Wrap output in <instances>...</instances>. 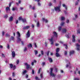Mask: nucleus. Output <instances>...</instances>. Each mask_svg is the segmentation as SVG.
I'll use <instances>...</instances> for the list:
<instances>
[{"label": "nucleus", "instance_id": "nucleus-56", "mask_svg": "<svg viewBox=\"0 0 80 80\" xmlns=\"http://www.w3.org/2000/svg\"><path fill=\"white\" fill-rule=\"evenodd\" d=\"M18 20H16V24H17V23H18Z\"/></svg>", "mask_w": 80, "mask_h": 80}, {"label": "nucleus", "instance_id": "nucleus-3", "mask_svg": "<svg viewBox=\"0 0 80 80\" xmlns=\"http://www.w3.org/2000/svg\"><path fill=\"white\" fill-rule=\"evenodd\" d=\"M53 68H51L50 71L49 72V73L50 77H55L56 76V74L53 73Z\"/></svg>", "mask_w": 80, "mask_h": 80}, {"label": "nucleus", "instance_id": "nucleus-16", "mask_svg": "<svg viewBox=\"0 0 80 80\" xmlns=\"http://www.w3.org/2000/svg\"><path fill=\"white\" fill-rule=\"evenodd\" d=\"M13 17H11L9 18V20L10 22H12V21H13Z\"/></svg>", "mask_w": 80, "mask_h": 80}, {"label": "nucleus", "instance_id": "nucleus-17", "mask_svg": "<svg viewBox=\"0 0 80 80\" xmlns=\"http://www.w3.org/2000/svg\"><path fill=\"white\" fill-rule=\"evenodd\" d=\"M56 56L57 57H60V55L58 52H56Z\"/></svg>", "mask_w": 80, "mask_h": 80}, {"label": "nucleus", "instance_id": "nucleus-46", "mask_svg": "<svg viewBox=\"0 0 80 80\" xmlns=\"http://www.w3.org/2000/svg\"><path fill=\"white\" fill-rule=\"evenodd\" d=\"M34 46H35V48H37V44H36V43H34Z\"/></svg>", "mask_w": 80, "mask_h": 80}, {"label": "nucleus", "instance_id": "nucleus-8", "mask_svg": "<svg viewBox=\"0 0 80 80\" xmlns=\"http://www.w3.org/2000/svg\"><path fill=\"white\" fill-rule=\"evenodd\" d=\"M26 35L27 36V38H28L30 37V32L29 31H28L27 34H26Z\"/></svg>", "mask_w": 80, "mask_h": 80}, {"label": "nucleus", "instance_id": "nucleus-58", "mask_svg": "<svg viewBox=\"0 0 80 80\" xmlns=\"http://www.w3.org/2000/svg\"><path fill=\"white\" fill-rule=\"evenodd\" d=\"M22 20V18L21 17H19V20Z\"/></svg>", "mask_w": 80, "mask_h": 80}, {"label": "nucleus", "instance_id": "nucleus-55", "mask_svg": "<svg viewBox=\"0 0 80 80\" xmlns=\"http://www.w3.org/2000/svg\"><path fill=\"white\" fill-rule=\"evenodd\" d=\"M64 54H65V55H67V51L65 52H64Z\"/></svg>", "mask_w": 80, "mask_h": 80}, {"label": "nucleus", "instance_id": "nucleus-27", "mask_svg": "<svg viewBox=\"0 0 80 80\" xmlns=\"http://www.w3.org/2000/svg\"><path fill=\"white\" fill-rule=\"evenodd\" d=\"M64 46L65 47V48L66 49H67V48H68V47H67V44H64Z\"/></svg>", "mask_w": 80, "mask_h": 80}, {"label": "nucleus", "instance_id": "nucleus-6", "mask_svg": "<svg viewBox=\"0 0 80 80\" xmlns=\"http://www.w3.org/2000/svg\"><path fill=\"white\" fill-rule=\"evenodd\" d=\"M76 46L77 50L79 51V50H80V45L78 44V43H77L76 44Z\"/></svg>", "mask_w": 80, "mask_h": 80}, {"label": "nucleus", "instance_id": "nucleus-50", "mask_svg": "<svg viewBox=\"0 0 80 80\" xmlns=\"http://www.w3.org/2000/svg\"><path fill=\"white\" fill-rule=\"evenodd\" d=\"M10 35H9V34H6V37H10Z\"/></svg>", "mask_w": 80, "mask_h": 80}, {"label": "nucleus", "instance_id": "nucleus-11", "mask_svg": "<svg viewBox=\"0 0 80 80\" xmlns=\"http://www.w3.org/2000/svg\"><path fill=\"white\" fill-rule=\"evenodd\" d=\"M6 10L7 12L8 11H10V7H7L6 8Z\"/></svg>", "mask_w": 80, "mask_h": 80}, {"label": "nucleus", "instance_id": "nucleus-7", "mask_svg": "<svg viewBox=\"0 0 80 80\" xmlns=\"http://www.w3.org/2000/svg\"><path fill=\"white\" fill-rule=\"evenodd\" d=\"M30 27L29 26L24 27L22 28V30H27L28 28H30Z\"/></svg>", "mask_w": 80, "mask_h": 80}, {"label": "nucleus", "instance_id": "nucleus-35", "mask_svg": "<svg viewBox=\"0 0 80 80\" xmlns=\"http://www.w3.org/2000/svg\"><path fill=\"white\" fill-rule=\"evenodd\" d=\"M45 62H43L42 63V65L43 66H44L45 65Z\"/></svg>", "mask_w": 80, "mask_h": 80}, {"label": "nucleus", "instance_id": "nucleus-5", "mask_svg": "<svg viewBox=\"0 0 80 80\" xmlns=\"http://www.w3.org/2000/svg\"><path fill=\"white\" fill-rule=\"evenodd\" d=\"M24 65L26 66V69H29V68H30V65L28 64L27 63H25Z\"/></svg>", "mask_w": 80, "mask_h": 80}, {"label": "nucleus", "instance_id": "nucleus-62", "mask_svg": "<svg viewBox=\"0 0 80 80\" xmlns=\"http://www.w3.org/2000/svg\"><path fill=\"white\" fill-rule=\"evenodd\" d=\"M12 10V11H15V9L14 8H13Z\"/></svg>", "mask_w": 80, "mask_h": 80}, {"label": "nucleus", "instance_id": "nucleus-29", "mask_svg": "<svg viewBox=\"0 0 80 80\" xmlns=\"http://www.w3.org/2000/svg\"><path fill=\"white\" fill-rule=\"evenodd\" d=\"M61 20H65V18L63 17H61Z\"/></svg>", "mask_w": 80, "mask_h": 80}, {"label": "nucleus", "instance_id": "nucleus-43", "mask_svg": "<svg viewBox=\"0 0 80 80\" xmlns=\"http://www.w3.org/2000/svg\"><path fill=\"white\" fill-rule=\"evenodd\" d=\"M11 40H14V37H13V36H11Z\"/></svg>", "mask_w": 80, "mask_h": 80}, {"label": "nucleus", "instance_id": "nucleus-26", "mask_svg": "<svg viewBox=\"0 0 80 80\" xmlns=\"http://www.w3.org/2000/svg\"><path fill=\"white\" fill-rule=\"evenodd\" d=\"M34 53H35V55H37V53H38V51H37V50H35V51H34Z\"/></svg>", "mask_w": 80, "mask_h": 80}, {"label": "nucleus", "instance_id": "nucleus-15", "mask_svg": "<svg viewBox=\"0 0 80 80\" xmlns=\"http://www.w3.org/2000/svg\"><path fill=\"white\" fill-rule=\"evenodd\" d=\"M22 22H23V23H25L26 22H27V20H26V19H22Z\"/></svg>", "mask_w": 80, "mask_h": 80}, {"label": "nucleus", "instance_id": "nucleus-40", "mask_svg": "<svg viewBox=\"0 0 80 80\" xmlns=\"http://www.w3.org/2000/svg\"><path fill=\"white\" fill-rule=\"evenodd\" d=\"M11 5H12V2H10L9 4V7H11Z\"/></svg>", "mask_w": 80, "mask_h": 80}, {"label": "nucleus", "instance_id": "nucleus-1", "mask_svg": "<svg viewBox=\"0 0 80 80\" xmlns=\"http://www.w3.org/2000/svg\"><path fill=\"white\" fill-rule=\"evenodd\" d=\"M60 7H61V3H59V5H58V7H56L54 8V10L58 12H60L61 11L60 10Z\"/></svg>", "mask_w": 80, "mask_h": 80}, {"label": "nucleus", "instance_id": "nucleus-36", "mask_svg": "<svg viewBox=\"0 0 80 80\" xmlns=\"http://www.w3.org/2000/svg\"><path fill=\"white\" fill-rule=\"evenodd\" d=\"M4 34H5V32H4V31H2V35L3 36L4 35Z\"/></svg>", "mask_w": 80, "mask_h": 80}, {"label": "nucleus", "instance_id": "nucleus-9", "mask_svg": "<svg viewBox=\"0 0 80 80\" xmlns=\"http://www.w3.org/2000/svg\"><path fill=\"white\" fill-rule=\"evenodd\" d=\"M53 38H51V39H49V40H50L51 43V45H53Z\"/></svg>", "mask_w": 80, "mask_h": 80}, {"label": "nucleus", "instance_id": "nucleus-48", "mask_svg": "<svg viewBox=\"0 0 80 80\" xmlns=\"http://www.w3.org/2000/svg\"><path fill=\"white\" fill-rule=\"evenodd\" d=\"M35 78L36 80H39V78H38L37 77H36Z\"/></svg>", "mask_w": 80, "mask_h": 80}, {"label": "nucleus", "instance_id": "nucleus-31", "mask_svg": "<svg viewBox=\"0 0 80 80\" xmlns=\"http://www.w3.org/2000/svg\"><path fill=\"white\" fill-rule=\"evenodd\" d=\"M27 50V48L26 47H25L24 48V52H26Z\"/></svg>", "mask_w": 80, "mask_h": 80}, {"label": "nucleus", "instance_id": "nucleus-34", "mask_svg": "<svg viewBox=\"0 0 80 80\" xmlns=\"http://www.w3.org/2000/svg\"><path fill=\"white\" fill-rule=\"evenodd\" d=\"M58 29L60 31L62 29V27L60 26L59 27Z\"/></svg>", "mask_w": 80, "mask_h": 80}, {"label": "nucleus", "instance_id": "nucleus-23", "mask_svg": "<svg viewBox=\"0 0 80 80\" xmlns=\"http://www.w3.org/2000/svg\"><path fill=\"white\" fill-rule=\"evenodd\" d=\"M62 32L63 33H66L67 32V30L65 29H63L62 30Z\"/></svg>", "mask_w": 80, "mask_h": 80}, {"label": "nucleus", "instance_id": "nucleus-59", "mask_svg": "<svg viewBox=\"0 0 80 80\" xmlns=\"http://www.w3.org/2000/svg\"><path fill=\"white\" fill-rule=\"evenodd\" d=\"M74 80H79L78 78H75L74 79Z\"/></svg>", "mask_w": 80, "mask_h": 80}, {"label": "nucleus", "instance_id": "nucleus-51", "mask_svg": "<svg viewBox=\"0 0 80 80\" xmlns=\"http://www.w3.org/2000/svg\"><path fill=\"white\" fill-rule=\"evenodd\" d=\"M7 48L8 49H9L10 48V46H9V45L8 44L7 46Z\"/></svg>", "mask_w": 80, "mask_h": 80}, {"label": "nucleus", "instance_id": "nucleus-20", "mask_svg": "<svg viewBox=\"0 0 80 80\" xmlns=\"http://www.w3.org/2000/svg\"><path fill=\"white\" fill-rule=\"evenodd\" d=\"M27 73V70H25L23 72L22 74V75H25V73Z\"/></svg>", "mask_w": 80, "mask_h": 80}, {"label": "nucleus", "instance_id": "nucleus-12", "mask_svg": "<svg viewBox=\"0 0 80 80\" xmlns=\"http://www.w3.org/2000/svg\"><path fill=\"white\" fill-rule=\"evenodd\" d=\"M36 27H40V23L39 22V21L37 22Z\"/></svg>", "mask_w": 80, "mask_h": 80}, {"label": "nucleus", "instance_id": "nucleus-22", "mask_svg": "<svg viewBox=\"0 0 80 80\" xmlns=\"http://www.w3.org/2000/svg\"><path fill=\"white\" fill-rule=\"evenodd\" d=\"M28 48H29V47H31L32 48V45L31 44H30L29 45H28Z\"/></svg>", "mask_w": 80, "mask_h": 80}, {"label": "nucleus", "instance_id": "nucleus-61", "mask_svg": "<svg viewBox=\"0 0 80 80\" xmlns=\"http://www.w3.org/2000/svg\"><path fill=\"white\" fill-rule=\"evenodd\" d=\"M80 32V29H78L77 31V32L78 33H79Z\"/></svg>", "mask_w": 80, "mask_h": 80}, {"label": "nucleus", "instance_id": "nucleus-4", "mask_svg": "<svg viewBox=\"0 0 80 80\" xmlns=\"http://www.w3.org/2000/svg\"><path fill=\"white\" fill-rule=\"evenodd\" d=\"M53 35L52 37L51 38H53V39L54 38H57V37H58V36L57 35V33L56 32H53Z\"/></svg>", "mask_w": 80, "mask_h": 80}, {"label": "nucleus", "instance_id": "nucleus-24", "mask_svg": "<svg viewBox=\"0 0 80 80\" xmlns=\"http://www.w3.org/2000/svg\"><path fill=\"white\" fill-rule=\"evenodd\" d=\"M65 24V22H62L60 24L61 26H63Z\"/></svg>", "mask_w": 80, "mask_h": 80}, {"label": "nucleus", "instance_id": "nucleus-32", "mask_svg": "<svg viewBox=\"0 0 80 80\" xmlns=\"http://www.w3.org/2000/svg\"><path fill=\"white\" fill-rule=\"evenodd\" d=\"M12 68L13 70H15V69L16 68V66H13Z\"/></svg>", "mask_w": 80, "mask_h": 80}, {"label": "nucleus", "instance_id": "nucleus-19", "mask_svg": "<svg viewBox=\"0 0 80 80\" xmlns=\"http://www.w3.org/2000/svg\"><path fill=\"white\" fill-rule=\"evenodd\" d=\"M74 51H72L70 52H69L70 55H72V54H73V53H74Z\"/></svg>", "mask_w": 80, "mask_h": 80}, {"label": "nucleus", "instance_id": "nucleus-44", "mask_svg": "<svg viewBox=\"0 0 80 80\" xmlns=\"http://www.w3.org/2000/svg\"><path fill=\"white\" fill-rule=\"evenodd\" d=\"M32 10H35V7L33 6V7H32Z\"/></svg>", "mask_w": 80, "mask_h": 80}, {"label": "nucleus", "instance_id": "nucleus-49", "mask_svg": "<svg viewBox=\"0 0 80 80\" xmlns=\"http://www.w3.org/2000/svg\"><path fill=\"white\" fill-rule=\"evenodd\" d=\"M38 6H41V4L39 2H38Z\"/></svg>", "mask_w": 80, "mask_h": 80}, {"label": "nucleus", "instance_id": "nucleus-25", "mask_svg": "<svg viewBox=\"0 0 80 80\" xmlns=\"http://www.w3.org/2000/svg\"><path fill=\"white\" fill-rule=\"evenodd\" d=\"M69 67V68H71V66H70V65L67 64L66 66V68H68Z\"/></svg>", "mask_w": 80, "mask_h": 80}, {"label": "nucleus", "instance_id": "nucleus-54", "mask_svg": "<svg viewBox=\"0 0 80 80\" xmlns=\"http://www.w3.org/2000/svg\"><path fill=\"white\" fill-rule=\"evenodd\" d=\"M45 22L46 23H47V22H48V20H47V19H45Z\"/></svg>", "mask_w": 80, "mask_h": 80}, {"label": "nucleus", "instance_id": "nucleus-28", "mask_svg": "<svg viewBox=\"0 0 80 80\" xmlns=\"http://www.w3.org/2000/svg\"><path fill=\"white\" fill-rule=\"evenodd\" d=\"M49 53H50V51H48V52H47L46 53L47 56H48Z\"/></svg>", "mask_w": 80, "mask_h": 80}, {"label": "nucleus", "instance_id": "nucleus-60", "mask_svg": "<svg viewBox=\"0 0 80 80\" xmlns=\"http://www.w3.org/2000/svg\"><path fill=\"white\" fill-rule=\"evenodd\" d=\"M32 74H34V70H32Z\"/></svg>", "mask_w": 80, "mask_h": 80}, {"label": "nucleus", "instance_id": "nucleus-18", "mask_svg": "<svg viewBox=\"0 0 80 80\" xmlns=\"http://www.w3.org/2000/svg\"><path fill=\"white\" fill-rule=\"evenodd\" d=\"M62 6L63 7H64V8L66 9V10H67V6H66V5H65V4H63Z\"/></svg>", "mask_w": 80, "mask_h": 80}, {"label": "nucleus", "instance_id": "nucleus-47", "mask_svg": "<svg viewBox=\"0 0 80 80\" xmlns=\"http://www.w3.org/2000/svg\"><path fill=\"white\" fill-rule=\"evenodd\" d=\"M34 65V62H32L31 63V65H32V66H33Z\"/></svg>", "mask_w": 80, "mask_h": 80}, {"label": "nucleus", "instance_id": "nucleus-42", "mask_svg": "<svg viewBox=\"0 0 80 80\" xmlns=\"http://www.w3.org/2000/svg\"><path fill=\"white\" fill-rule=\"evenodd\" d=\"M34 17L35 18H36V17H37V14L34 13Z\"/></svg>", "mask_w": 80, "mask_h": 80}, {"label": "nucleus", "instance_id": "nucleus-38", "mask_svg": "<svg viewBox=\"0 0 80 80\" xmlns=\"http://www.w3.org/2000/svg\"><path fill=\"white\" fill-rule=\"evenodd\" d=\"M74 17L75 18H77L78 17V16H77V15H74Z\"/></svg>", "mask_w": 80, "mask_h": 80}, {"label": "nucleus", "instance_id": "nucleus-64", "mask_svg": "<svg viewBox=\"0 0 80 80\" xmlns=\"http://www.w3.org/2000/svg\"><path fill=\"white\" fill-rule=\"evenodd\" d=\"M49 6H52V3H50L49 4Z\"/></svg>", "mask_w": 80, "mask_h": 80}, {"label": "nucleus", "instance_id": "nucleus-13", "mask_svg": "<svg viewBox=\"0 0 80 80\" xmlns=\"http://www.w3.org/2000/svg\"><path fill=\"white\" fill-rule=\"evenodd\" d=\"M12 57H15V52L14 51L12 52Z\"/></svg>", "mask_w": 80, "mask_h": 80}, {"label": "nucleus", "instance_id": "nucleus-41", "mask_svg": "<svg viewBox=\"0 0 80 80\" xmlns=\"http://www.w3.org/2000/svg\"><path fill=\"white\" fill-rule=\"evenodd\" d=\"M2 57H3L4 58H5V55H4L3 54H2Z\"/></svg>", "mask_w": 80, "mask_h": 80}, {"label": "nucleus", "instance_id": "nucleus-52", "mask_svg": "<svg viewBox=\"0 0 80 80\" xmlns=\"http://www.w3.org/2000/svg\"><path fill=\"white\" fill-rule=\"evenodd\" d=\"M20 42H21L22 45H24V43H23V41H22V40H21V41H20Z\"/></svg>", "mask_w": 80, "mask_h": 80}, {"label": "nucleus", "instance_id": "nucleus-10", "mask_svg": "<svg viewBox=\"0 0 80 80\" xmlns=\"http://www.w3.org/2000/svg\"><path fill=\"white\" fill-rule=\"evenodd\" d=\"M75 36L73 35L72 36V42H75Z\"/></svg>", "mask_w": 80, "mask_h": 80}, {"label": "nucleus", "instance_id": "nucleus-39", "mask_svg": "<svg viewBox=\"0 0 80 80\" xmlns=\"http://www.w3.org/2000/svg\"><path fill=\"white\" fill-rule=\"evenodd\" d=\"M41 52L42 55H44V54L43 53V51H41Z\"/></svg>", "mask_w": 80, "mask_h": 80}, {"label": "nucleus", "instance_id": "nucleus-63", "mask_svg": "<svg viewBox=\"0 0 80 80\" xmlns=\"http://www.w3.org/2000/svg\"><path fill=\"white\" fill-rule=\"evenodd\" d=\"M78 2H76V3H75V5H78Z\"/></svg>", "mask_w": 80, "mask_h": 80}, {"label": "nucleus", "instance_id": "nucleus-57", "mask_svg": "<svg viewBox=\"0 0 80 80\" xmlns=\"http://www.w3.org/2000/svg\"><path fill=\"white\" fill-rule=\"evenodd\" d=\"M66 22H67V23H69V20H67L66 21Z\"/></svg>", "mask_w": 80, "mask_h": 80}, {"label": "nucleus", "instance_id": "nucleus-37", "mask_svg": "<svg viewBox=\"0 0 80 80\" xmlns=\"http://www.w3.org/2000/svg\"><path fill=\"white\" fill-rule=\"evenodd\" d=\"M40 76L41 77V78H43V74L42 73L40 74Z\"/></svg>", "mask_w": 80, "mask_h": 80}, {"label": "nucleus", "instance_id": "nucleus-30", "mask_svg": "<svg viewBox=\"0 0 80 80\" xmlns=\"http://www.w3.org/2000/svg\"><path fill=\"white\" fill-rule=\"evenodd\" d=\"M58 52H59V48H57L56 51V53H58Z\"/></svg>", "mask_w": 80, "mask_h": 80}, {"label": "nucleus", "instance_id": "nucleus-14", "mask_svg": "<svg viewBox=\"0 0 80 80\" xmlns=\"http://www.w3.org/2000/svg\"><path fill=\"white\" fill-rule=\"evenodd\" d=\"M48 60L50 62H53V60H52V59L51 58H48Z\"/></svg>", "mask_w": 80, "mask_h": 80}, {"label": "nucleus", "instance_id": "nucleus-53", "mask_svg": "<svg viewBox=\"0 0 80 80\" xmlns=\"http://www.w3.org/2000/svg\"><path fill=\"white\" fill-rule=\"evenodd\" d=\"M19 63V60H18L17 61V62H16V63L17 64H18V63Z\"/></svg>", "mask_w": 80, "mask_h": 80}, {"label": "nucleus", "instance_id": "nucleus-2", "mask_svg": "<svg viewBox=\"0 0 80 80\" xmlns=\"http://www.w3.org/2000/svg\"><path fill=\"white\" fill-rule=\"evenodd\" d=\"M17 33L18 35V37H17V42L18 43H20V41H21L22 39H21L20 38V33L19 32H17Z\"/></svg>", "mask_w": 80, "mask_h": 80}, {"label": "nucleus", "instance_id": "nucleus-45", "mask_svg": "<svg viewBox=\"0 0 80 80\" xmlns=\"http://www.w3.org/2000/svg\"><path fill=\"white\" fill-rule=\"evenodd\" d=\"M40 70H41V68H39V70L38 72V73H40Z\"/></svg>", "mask_w": 80, "mask_h": 80}, {"label": "nucleus", "instance_id": "nucleus-21", "mask_svg": "<svg viewBox=\"0 0 80 80\" xmlns=\"http://www.w3.org/2000/svg\"><path fill=\"white\" fill-rule=\"evenodd\" d=\"M10 67L11 68H13V65L12 64H10Z\"/></svg>", "mask_w": 80, "mask_h": 80}, {"label": "nucleus", "instance_id": "nucleus-33", "mask_svg": "<svg viewBox=\"0 0 80 80\" xmlns=\"http://www.w3.org/2000/svg\"><path fill=\"white\" fill-rule=\"evenodd\" d=\"M15 72H13L12 74V76L13 77H15Z\"/></svg>", "mask_w": 80, "mask_h": 80}]
</instances>
